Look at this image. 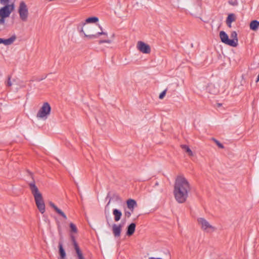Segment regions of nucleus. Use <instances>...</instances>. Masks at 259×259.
<instances>
[{
	"label": "nucleus",
	"instance_id": "nucleus-6",
	"mask_svg": "<svg viewBox=\"0 0 259 259\" xmlns=\"http://www.w3.org/2000/svg\"><path fill=\"white\" fill-rule=\"evenodd\" d=\"M18 13L20 19L23 21H26L28 17V9L26 4L22 1L20 3L18 8Z\"/></svg>",
	"mask_w": 259,
	"mask_h": 259
},
{
	"label": "nucleus",
	"instance_id": "nucleus-11",
	"mask_svg": "<svg viewBox=\"0 0 259 259\" xmlns=\"http://www.w3.org/2000/svg\"><path fill=\"white\" fill-rule=\"evenodd\" d=\"M71 240H72V241L73 242L74 249H75L76 252L77 254L78 258L79 259H84L83 255H82L81 251L80 250L76 242L75 241L74 237L72 236H71Z\"/></svg>",
	"mask_w": 259,
	"mask_h": 259
},
{
	"label": "nucleus",
	"instance_id": "nucleus-13",
	"mask_svg": "<svg viewBox=\"0 0 259 259\" xmlns=\"http://www.w3.org/2000/svg\"><path fill=\"white\" fill-rule=\"evenodd\" d=\"M206 90L209 93L212 94H217L219 92L218 87L212 83H210L207 85Z\"/></svg>",
	"mask_w": 259,
	"mask_h": 259
},
{
	"label": "nucleus",
	"instance_id": "nucleus-17",
	"mask_svg": "<svg viewBox=\"0 0 259 259\" xmlns=\"http://www.w3.org/2000/svg\"><path fill=\"white\" fill-rule=\"evenodd\" d=\"M126 203L127 207L132 212H133L134 207L137 205L136 201L134 199H130L127 200Z\"/></svg>",
	"mask_w": 259,
	"mask_h": 259
},
{
	"label": "nucleus",
	"instance_id": "nucleus-21",
	"mask_svg": "<svg viewBox=\"0 0 259 259\" xmlns=\"http://www.w3.org/2000/svg\"><path fill=\"white\" fill-rule=\"evenodd\" d=\"M182 148L186 151L188 155L190 156H193V153L192 150L189 148V147L186 145H181Z\"/></svg>",
	"mask_w": 259,
	"mask_h": 259
},
{
	"label": "nucleus",
	"instance_id": "nucleus-34",
	"mask_svg": "<svg viewBox=\"0 0 259 259\" xmlns=\"http://www.w3.org/2000/svg\"><path fill=\"white\" fill-rule=\"evenodd\" d=\"M112 37L113 38L114 37V34H113L112 35Z\"/></svg>",
	"mask_w": 259,
	"mask_h": 259
},
{
	"label": "nucleus",
	"instance_id": "nucleus-2",
	"mask_svg": "<svg viewBox=\"0 0 259 259\" xmlns=\"http://www.w3.org/2000/svg\"><path fill=\"white\" fill-rule=\"evenodd\" d=\"M80 31L89 39H95L102 35L105 38L108 36L107 32L104 31L100 26L96 27L86 23L83 24Z\"/></svg>",
	"mask_w": 259,
	"mask_h": 259
},
{
	"label": "nucleus",
	"instance_id": "nucleus-36",
	"mask_svg": "<svg viewBox=\"0 0 259 259\" xmlns=\"http://www.w3.org/2000/svg\"><path fill=\"white\" fill-rule=\"evenodd\" d=\"M110 203V201L108 203L107 205H109Z\"/></svg>",
	"mask_w": 259,
	"mask_h": 259
},
{
	"label": "nucleus",
	"instance_id": "nucleus-31",
	"mask_svg": "<svg viewBox=\"0 0 259 259\" xmlns=\"http://www.w3.org/2000/svg\"><path fill=\"white\" fill-rule=\"evenodd\" d=\"M9 0H0L1 4L2 5H7L9 4Z\"/></svg>",
	"mask_w": 259,
	"mask_h": 259
},
{
	"label": "nucleus",
	"instance_id": "nucleus-28",
	"mask_svg": "<svg viewBox=\"0 0 259 259\" xmlns=\"http://www.w3.org/2000/svg\"><path fill=\"white\" fill-rule=\"evenodd\" d=\"M212 140L214 141V142L219 146V147H220L221 148H224L223 145L219 141H218V140H215L214 139H213Z\"/></svg>",
	"mask_w": 259,
	"mask_h": 259
},
{
	"label": "nucleus",
	"instance_id": "nucleus-3",
	"mask_svg": "<svg viewBox=\"0 0 259 259\" xmlns=\"http://www.w3.org/2000/svg\"><path fill=\"white\" fill-rule=\"evenodd\" d=\"M28 186L31 192L34 197L35 202L38 209L41 213H44L45 212L46 208L42 194L36 186L34 180L29 182L28 183Z\"/></svg>",
	"mask_w": 259,
	"mask_h": 259
},
{
	"label": "nucleus",
	"instance_id": "nucleus-27",
	"mask_svg": "<svg viewBox=\"0 0 259 259\" xmlns=\"http://www.w3.org/2000/svg\"><path fill=\"white\" fill-rule=\"evenodd\" d=\"M166 92V90H165L162 92H161L160 93V94L159 95V98L160 99H162L164 97V96H165Z\"/></svg>",
	"mask_w": 259,
	"mask_h": 259
},
{
	"label": "nucleus",
	"instance_id": "nucleus-25",
	"mask_svg": "<svg viewBox=\"0 0 259 259\" xmlns=\"http://www.w3.org/2000/svg\"><path fill=\"white\" fill-rule=\"evenodd\" d=\"M6 85L7 87H11L12 85V83L11 80V76H9L8 77V80L5 82Z\"/></svg>",
	"mask_w": 259,
	"mask_h": 259
},
{
	"label": "nucleus",
	"instance_id": "nucleus-22",
	"mask_svg": "<svg viewBox=\"0 0 259 259\" xmlns=\"http://www.w3.org/2000/svg\"><path fill=\"white\" fill-rule=\"evenodd\" d=\"M70 232L71 233V237L72 236L73 237V235L72 233H76L77 232V229L76 226L72 223H70ZM75 239V238H74Z\"/></svg>",
	"mask_w": 259,
	"mask_h": 259
},
{
	"label": "nucleus",
	"instance_id": "nucleus-24",
	"mask_svg": "<svg viewBox=\"0 0 259 259\" xmlns=\"http://www.w3.org/2000/svg\"><path fill=\"white\" fill-rule=\"evenodd\" d=\"M59 247L60 256L62 258H64L66 256V253L61 244H59Z\"/></svg>",
	"mask_w": 259,
	"mask_h": 259
},
{
	"label": "nucleus",
	"instance_id": "nucleus-30",
	"mask_svg": "<svg viewBox=\"0 0 259 259\" xmlns=\"http://www.w3.org/2000/svg\"><path fill=\"white\" fill-rule=\"evenodd\" d=\"M6 17H3V16H0V24H4L5 23V18Z\"/></svg>",
	"mask_w": 259,
	"mask_h": 259
},
{
	"label": "nucleus",
	"instance_id": "nucleus-5",
	"mask_svg": "<svg viewBox=\"0 0 259 259\" xmlns=\"http://www.w3.org/2000/svg\"><path fill=\"white\" fill-rule=\"evenodd\" d=\"M51 110V107L50 104L48 102H45L37 112L36 117L46 120L50 114Z\"/></svg>",
	"mask_w": 259,
	"mask_h": 259
},
{
	"label": "nucleus",
	"instance_id": "nucleus-1",
	"mask_svg": "<svg viewBox=\"0 0 259 259\" xmlns=\"http://www.w3.org/2000/svg\"><path fill=\"white\" fill-rule=\"evenodd\" d=\"M190 190V185L184 176H179L176 178L173 193L176 200L179 203L186 201Z\"/></svg>",
	"mask_w": 259,
	"mask_h": 259
},
{
	"label": "nucleus",
	"instance_id": "nucleus-14",
	"mask_svg": "<svg viewBox=\"0 0 259 259\" xmlns=\"http://www.w3.org/2000/svg\"><path fill=\"white\" fill-rule=\"evenodd\" d=\"M16 39V36L15 35H12L11 37L8 39L2 38V44H4L6 46H9L12 45Z\"/></svg>",
	"mask_w": 259,
	"mask_h": 259
},
{
	"label": "nucleus",
	"instance_id": "nucleus-15",
	"mask_svg": "<svg viewBox=\"0 0 259 259\" xmlns=\"http://www.w3.org/2000/svg\"><path fill=\"white\" fill-rule=\"evenodd\" d=\"M136 229V224L135 223L131 224L127 228L126 235L132 236L135 232Z\"/></svg>",
	"mask_w": 259,
	"mask_h": 259
},
{
	"label": "nucleus",
	"instance_id": "nucleus-8",
	"mask_svg": "<svg viewBox=\"0 0 259 259\" xmlns=\"http://www.w3.org/2000/svg\"><path fill=\"white\" fill-rule=\"evenodd\" d=\"M136 47L138 51L143 54H149L151 52L150 46L142 41H138Z\"/></svg>",
	"mask_w": 259,
	"mask_h": 259
},
{
	"label": "nucleus",
	"instance_id": "nucleus-29",
	"mask_svg": "<svg viewBox=\"0 0 259 259\" xmlns=\"http://www.w3.org/2000/svg\"><path fill=\"white\" fill-rule=\"evenodd\" d=\"M132 212H132L131 211H125L124 212V215L127 218H130L131 217Z\"/></svg>",
	"mask_w": 259,
	"mask_h": 259
},
{
	"label": "nucleus",
	"instance_id": "nucleus-32",
	"mask_svg": "<svg viewBox=\"0 0 259 259\" xmlns=\"http://www.w3.org/2000/svg\"><path fill=\"white\" fill-rule=\"evenodd\" d=\"M58 227V231L59 232H61L60 226L59 225Z\"/></svg>",
	"mask_w": 259,
	"mask_h": 259
},
{
	"label": "nucleus",
	"instance_id": "nucleus-19",
	"mask_svg": "<svg viewBox=\"0 0 259 259\" xmlns=\"http://www.w3.org/2000/svg\"><path fill=\"white\" fill-rule=\"evenodd\" d=\"M230 37L231 39V40H233L234 41V45H232V47H235L238 45V38H237V34L236 31H233L231 32Z\"/></svg>",
	"mask_w": 259,
	"mask_h": 259
},
{
	"label": "nucleus",
	"instance_id": "nucleus-16",
	"mask_svg": "<svg viewBox=\"0 0 259 259\" xmlns=\"http://www.w3.org/2000/svg\"><path fill=\"white\" fill-rule=\"evenodd\" d=\"M113 214L114 217V221L115 222H118L122 216V212L117 209H114L113 210Z\"/></svg>",
	"mask_w": 259,
	"mask_h": 259
},
{
	"label": "nucleus",
	"instance_id": "nucleus-18",
	"mask_svg": "<svg viewBox=\"0 0 259 259\" xmlns=\"http://www.w3.org/2000/svg\"><path fill=\"white\" fill-rule=\"evenodd\" d=\"M236 19L235 15L234 14H230L226 20V23L229 27H231V23L235 21Z\"/></svg>",
	"mask_w": 259,
	"mask_h": 259
},
{
	"label": "nucleus",
	"instance_id": "nucleus-12",
	"mask_svg": "<svg viewBox=\"0 0 259 259\" xmlns=\"http://www.w3.org/2000/svg\"><path fill=\"white\" fill-rule=\"evenodd\" d=\"M50 206L52 207L55 211L60 215L64 219L66 220L67 219L66 215L60 209H59L56 205L54 204L52 202L49 203Z\"/></svg>",
	"mask_w": 259,
	"mask_h": 259
},
{
	"label": "nucleus",
	"instance_id": "nucleus-33",
	"mask_svg": "<svg viewBox=\"0 0 259 259\" xmlns=\"http://www.w3.org/2000/svg\"><path fill=\"white\" fill-rule=\"evenodd\" d=\"M2 38H0V44H2Z\"/></svg>",
	"mask_w": 259,
	"mask_h": 259
},
{
	"label": "nucleus",
	"instance_id": "nucleus-7",
	"mask_svg": "<svg viewBox=\"0 0 259 259\" xmlns=\"http://www.w3.org/2000/svg\"><path fill=\"white\" fill-rule=\"evenodd\" d=\"M4 7L0 9V16L9 17L11 13L14 11L15 6L14 3L10 4L4 5Z\"/></svg>",
	"mask_w": 259,
	"mask_h": 259
},
{
	"label": "nucleus",
	"instance_id": "nucleus-26",
	"mask_svg": "<svg viewBox=\"0 0 259 259\" xmlns=\"http://www.w3.org/2000/svg\"><path fill=\"white\" fill-rule=\"evenodd\" d=\"M99 44H102V43L111 44L112 42V40L110 39L101 40L99 41Z\"/></svg>",
	"mask_w": 259,
	"mask_h": 259
},
{
	"label": "nucleus",
	"instance_id": "nucleus-4",
	"mask_svg": "<svg viewBox=\"0 0 259 259\" xmlns=\"http://www.w3.org/2000/svg\"><path fill=\"white\" fill-rule=\"evenodd\" d=\"M198 225L201 229L207 233L213 232L216 230V228L212 225L206 219L199 217L197 219Z\"/></svg>",
	"mask_w": 259,
	"mask_h": 259
},
{
	"label": "nucleus",
	"instance_id": "nucleus-23",
	"mask_svg": "<svg viewBox=\"0 0 259 259\" xmlns=\"http://www.w3.org/2000/svg\"><path fill=\"white\" fill-rule=\"evenodd\" d=\"M99 20L98 18L96 17H90L86 19L85 22L87 23H96Z\"/></svg>",
	"mask_w": 259,
	"mask_h": 259
},
{
	"label": "nucleus",
	"instance_id": "nucleus-9",
	"mask_svg": "<svg viewBox=\"0 0 259 259\" xmlns=\"http://www.w3.org/2000/svg\"><path fill=\"white\" fill-rule=\"evenodd\" d=\"M123 225L121 224H113L112 225V231L114 236L118 238L120 236Z\"/></svg>",
	"mask_w": 259,
	"mask_h": 259
},
{
	"label": "nucleus",
	"instance_id": "nucleus-20",
	"mask_svg": "<svg viewBox=\"0 0 259 259\" xmlns=\"http://www.w3.org/2000/svg\"><path fill=\"white\" fill-rule=\"evenodd\" d=\"M259 27V22L256 20H253L250 23V29L256 31Z\"/></svg>",
	"mask_w": 259,
	"mask_h": 259
},
{
	"label": "nucleus",
	"instance_id": "nucleus-35",
	"mask_svg": "<svg viewBox=\"0 0 259 259\" xmlns=\"http://www.w3.org/2000/svg\"><path fill=\"white\" fill-rule=\"evenodd\" d=\"M107 224L109 225V226H110V224L108 222H107Z\"/></svg>",
	"mask_w": 259,
	"mask_h": 259
},
{
	"label": "nucleus",
	"instance_id": "nucleus-10",
	"mask_svg": "<svg viewBox=\"0 0 259 259\" xmlns=\"http://www.w3.org/2000/svg\"><path fill=\"white\" fill-rule=\"evenodd\" d=\"M220 37L221 39V41L223 43L231 47L232 45H234V41L233 40H231L229 38L227 34L225 32L221 31L220 32Z\"/></svg>",
	"mask_w": 259,
	"mask_h": 259
}]
</instances>
